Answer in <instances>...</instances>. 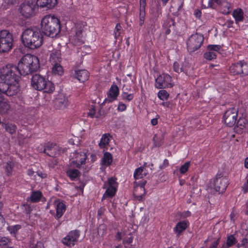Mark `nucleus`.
<instances>
[{"label":"nucleus","instance_id":"48","mask_svg":"<svg viewBox=\"0 0 248 248\" xmlns=\"http://www.w3.org/2000/svg\"><path fill=\"white\" fill-rule=\"evenodd\" d=\"M122 97L123 100H127L130 101L133 99L134 95L133 94H127L126 93H123Z\"/></svg>","mask_w":248,"mask_h":248},{"label":"nucleus","instance_id":"24","mask_svg":"<svg viewBox=\"0 0 248 248\" xmlns=\"http://www.w3.org/2000/svg\"><path fill=\"white\" fill-rule=\"evenodd\" d=\"M75 28V37L78 42L80 41L83 36V32L84 31L85 24L83 22L77 23Z\"/></svg>","mask_w":248,"mask_h":248},{"label":"nucleus","instance_id":"25","mask_svg":"<svg viewBox=\"0 0 248 248\" xmlns=\"http://www.w3.org/2000/svg\"><path fill=\"white\" fill-rule=\"evenodd\" d=\"M61 60V51L60 50H53L50 55V62L52 64L60 63Z\"/></svg>","mask_w":248,"mask_h":248},{"label":"nucleus","instance_id":"4","mask_svg":"<svg viewBox=\"0 0 248 248\" xmlns=\"http://www.w3.org/2000/svg\"><path fill=\"white\" fill-rule=\"evenodd\" d=\"M41 30L46 36L55 37L61 31V24L59 19L54 16H45L41 21Z\"/></svg>","mask_w":248,"mask_h":248},{"label":"nucleus","instance_id":"50","mask_svg":"<svg viewBox=\"0 0 248 248\" xmlns=\"http://www.w3.org/2000/svg\"><path fill=\"white\" fill-rule=\"evenodd\" d=\"M173 67L174 70L176 72L179 73L180 72H182V68H180V65L177 62H175L173 63Z\"/></svg>","mask_w":248,"mask_h":248},{"label":"nucleus","instance_id":"63","mask_svg":"<svg viewBox=\"0 0 248 248\" xmlns=\"http://www.w3.org/2000/svg\"><path fill=\"white\" fill-rule=\"evenodd\" d=\"M28 175L29 176H32L34 173V171L32 170V169H29L27 172Z\"/></svg>","mask_w":248,"mask_h":248},{"label":"nucleus","instance_id":"51","mask_svg":"<svg viewBox=\"0 0 248 248\" xmlns=\"http://www.w3.org/2000/svg\"><path fill=\"white\" fill-rule=\"evenodd\" d=\"M126 108V106L125 104L123 103H119L118 107V110L119 111H123L125 110Z\"/></svg>","mask_w":248,"mask_h":248},{"label":"nucleus","instance_id":"28","mask_svg":"<svg viewBox=\"0 0 248 248\" xmlns=\"http://www.w3.org/2000/svg\"><path fill=\"white\" fill-rule=\"evenodd\" d=\"M148 172L143 167H140L137 169L134 173V177L135 179L143 178L147 174Z\"/></svg>","mask_w":248,"mask_h":248},{"label":"nucleus","instance_id":"36","mask_svg":"<svg viewBox=\"0 0 248 248\" xmlns=\"http://www.w3.org/2000/svg\"><path fill=\"white\" fill-rule=\"evenodd\" d=\"M79 173V171L77 169H70L66 171L67 176L72 180L78 177Z\"/></svg>","mask_w":248,"mask_h":248},{"label":"nucleus","instance_id":"45","mask_svg":"<svg viewBox=\"0 0 248 248\" xmlns=\"http://www.w3.org/2000/svg\"><path fill=\"white\" fill-rule=\"evenodd\" d=\"M10 239L8 237L0 236V246H3L8 244Z\"/></svg>","mask_w":248,"mask_h":248},{"label":"nucleus","instance_id":"31","mask_svg":"<svg viewBox=\"0 0 248 248\" xmlns=\"http://www.w3.org/2000/svg\"><path fill=\"white\" fill-rule=\"evenodd\" d=\"M112 162V156L111 154L108 152H105L102 159V164L106 166H108L111 164Z\"/></svg>","mask_w":248,"mask_h":248},{"label":"nucleus","instance_id":"15","mask_svg":"<svg viewBox=\"0 0 248 248\" xmlns=\"http://www.w3.org/2000/svg\"><path fill=\"white\" fill-rule=\"evenodd\" d=\"M108 187L103 195L102 200L106 197H112L114 196L116 192L118 183L116 179L111 177L108 180Z\"/></svg>","mask_w":248,"mask_h":248},{"label":"nucleus","instance_id":"6","mask_svg":"<svg viewBox=\"0 0 248 248\" xmlns=\"http://www.w3.org/2000/svg\"><path fill=\"white\" fill-rule=\"evenodd\" d=\"M12 35L7 30L0 31V52H7L13 46Z\"/></svg>","mask_w":248,"mask_h":248},{"label":"nucleus","instance_id":"41","mask_svg":"<svg viewBox=\"0 0 248 248\" xmlns=\"http://www.w3.org/2000/svg\"><path fill=\"white\" fill-rule=\"evenodd\" d=\"M81 157L78 160V159L75 161V164L78 168H79L80 166L85 163L86 159V155L85 154L83 153L82 154L79 155Z\"/></svg>","mask_w":248,"mask_h":248},{"label":"nucleus","instance_id":"9","mask_svg":"<svg viewBox=\"0 0 248 248\" xmlns=\"http://www.w3.org/2000/svg\"><path fill=\"white\" fill-rule=\"evenodd\" d=\"M238 109L232 108L227 110L224 114L223 121L226 125L232 127L236 123L238 116Z\"/></svg>","mask_w":248,"mask_h":248},{"label":"nucleus","instance_id":"27","mask_svg":"<svg viewBox=\"0 0 248 248\" xmlns=\"http://www.w3.org/2000/svg\"><path fill=\"white\" fill-rule=\"evenodd\" d=\"M232 16L235 19L236 23H238L239 22H241L244 19V12L243 10L240 8H238L234 10L232 13Z\"/></svg>","mask_w":248,"mask_h":248},{"label":"nucleus","instance_id":"58","mask_svg":"<svg viewBox=\"0 0 248 248\" xmlns=\"http://www.w3.org/2000/svg\"><path fill=\"white\" fill-rule=\"evenodd\" d=\"M103 230L104 231H106V227L104 225H100L98 228V233L100 234L101 233V231Z\"/></svg>","mask_w":248,"mask_h":248},{"label":"nucleus","instance_id":"52","mask_svg":"<svg viewBox=\"0 0 248 248\" xmlns=\"http://www.w3.org/2000/svg\"><path fill=\"white\" fill-rule=\"evenodd\" d=\"M23 207H24L25 213L27 214H30L31 211V206L29 205L26 204H24Z\"/></svg>","mask_w":248,"mask_h":248},{"label":"nucleus","instance_id":"49","mask_svg":"<svg viewBox=\"0 0 248 248\" xmlns=\"http://www.w3.org/2000/svg\"><path fill=\"white\" fill-rule=\"evenodd\" d=\"M122 27L120 23H117L116 25L115 29L114 30V35L115 37L117 38L120 35V30H121Z\"/></svg>","mask_w":248,"mask_h":248},{"label":"nucleus","instance_id":"8","mask_svg":"<svg viewBox=\"0 0 248 248\" xmlns=\"http://www.w3.org/2000/svg\"><path fill=\"white\" fill-rule=\"evenodd\" d=\"M204 37L201 34L191 35L187 41V48L189 52H192L198 49L202 46Z\"/></svg>","mask_w":248,"mask_h":248},{"label":"nucleus","instance_id":"40","mask_svg":"<svg viewBox=\"0 0 248 248\" xmlns=\"http://www.w3.org/2000/svg\"><path fill=\"white\" fill-rule=\"evenodd\" d=\"M14 167V163L12 161L7 162L4 165V167L5 171L8 175L11 174L13 171Z\"/></svg>","mask_w":248,"mask_h":248},{"label":"nucleus","instance_id":"39","mask_svg":"<svg viewBox=\"0 0 248 248\" xmlns=\"http://www.w3.org/2000/svg\"><path fill=\"white\" fill-rule=\"evenodd\" d=\"M237 242V240L236 238L234 237V236L233 235H230L229 236H228L226 241V247L229 248L230 247H232Z\"/></svg>","mask_w":248,"mask_h":248},{"label":"nucleus","instance_id":"59","mask_svg":"<svg viewBox=\"0 0 248 248\" xmlns=\"http://www.w3.org/2000/svg\"><path fill=\"white\" fill-rule=\"evenodd\" d=\"M105 211V209L104 207H101L98 210V216L101 217L102 216Z\"/></svg>","mask_w":248,"mask_h":248},{"label":"nucleus","instance_id":"13","mask_svg":"<svg viewBox=\"0 0 248 248\" xmlns=\"http://www.w3.org/2000/svg\"><path fill=\"white\" fill-rule=\"evenodd\" d=\"M61 148L56 144L53 142H47L44 145L42 152L46 155L55 158L60 155Z\"/></svg>","mask_w":248,"mask_h":248},{"label":"nucleus","instance_id":"11","mask_svg":"<svg viewBox=\"0 0 248 248\" xmlns=\"http://www.w3.org/2000/svg\"><path fill=\"white\" fill-rule=\"evenodd\" d=\"M171 77L166 74L159 76L155 79V86L158 89L171 88L173 86Z\"/></svg>","mask_w":248,"mask_h":248},{"label":"nucleus","instance_id":"46","mask_svg":"<svg viewBox=\"0 0 248 248\" xmlns=\"http://www.w3.org/2000/svg\"><path fill=\"white\" fill-rule=\"evenodd\" d=\"M5 129L6 131L11 134H13L15 132L16 130V127L14 125L12 124H6L5 126Z\"/></svg>","mask_w":248,"mask_h":248},{"label":"nucleus","instance_id":"17","mask_svg":"<svg viewBox=\"0 0 248 248\" xmlns=\"http://www.w3.org/2000/svg\"><path fill=\"white\" fill-rule=\"evenodd\" d=\"M248 126V121L244 118H240L234 127V131L239 134H242L246 132Z\"/></svg>","mask_w":248,"mask_h":248},{"label":"nucleus","instance_id":"21","mask_svg":"<svg viewBox=\"0 0 248 248\" xmlns=\"http://www.w3.org/2000/svg\"><path fill=\"white\" fill-rule=\"evenodd\" d=\"M73 76L79 81L84 82L88 80L89 77V73L85 69L76 70Z\"/></svg>","mask_w":248,"mask_h":248},{"label":"nucleus","instance_id":"5","mask_svg":"<svg viewBox=\"0 0 248 248\" xmlns=\"http://www.w3.org/2000/svg\"><path fill=\"white\" fill-rule=\"evenodd\" d=\"M31 84L32 87L38 91L44 90L45 92L51 93L55 90V86L51 81L46 80L40 74H35L31 78Z\"/></svg>","mask_w":248,"mask_h":248},{"label":"nucleus","instance_id":"54","mask_svg":"<svg viewBox=\"0 0 248 248\" xmlns=\"http://www.w3.org/2000/svg\"><path fill=\"white\" fill-rule=\"evenodd\" d=\"M145 7H142V9H140V19H145Z\"/></svg>","mask_w":248,"mask_h":248},{"label":"nucleus","instance_id":"60","mask_svg":"<svg viewBox=\"0 0 248 248\" xmlns=\"http://www.w3.org/2000/svg\"><path fill=\"white\" fill-rule=\"evenodd\" d=\"M116 238L118 241L123 239V232H118L116 234Z\"/></svg>","mask_w":248,"mask_h":248},{"label":"nucleus","instance_id":"23","mask_svg":"<svg viewBox=\"0 0 248 248\" xmlns=\"http://www.w3.org/2000/svg\"><path fill=\"white\" fill-rule=\"evenodd\" d=\"M56 208V217L59 218L63 215L66 210L65 205L59 200H56L54 202Z\"/></svg>","mask_w":248,"mask_h":248},{"label":"nucleus","instance_id":"33","mask_svg":"<svg viewBox=\"0 0 248 248\" xmlns=\"http://www.w3.org/2000/svg\"><path fill=\"white\" fill-rule=\"evenodd\" d=\"M175 22L174 20L171 18H167L164 22L163 27L164 28H170L171 30H174Z\"/></svg>","mask_w":248,"mask_h":248},{"label":"nucleus","instance_id":"44","mask_svg":"<svg viewBox=\"0 0 248 248\" xmlns=\"http://www.w3.org/2000/svg\"><path fill=\"white\" fill-rule=\"evenodd\" d=\"M190 163L189 161L186 162L180 168V172L181 174H185L188 170Z\"/></svg>","mask_w":248,"mask_h":248},{"label":"nucleus","instance_id":"16","mask_svg":"<svg viewBox=\"0 0 248 248\" xmlns=\"http://www.w3.org/2000/svg\"><path fill=\"white\" fill-rule=\"evenodd\" d=\"M221 47L220 45H210L207 46L208 51L204 54V58L208 60L216 59Z\"/></svg>","mask_w":248,"mask_h":248},{"label":"nucleus","instance_id":"35","mask_svg":"<svg viewBox=\"0 0 248 248\" xmlns=\"http://www.w3.org/2000/svg\"><path fill=\"white\" fill-rule=\"evenodd\" d=\"M42 196V194L40 191H33L31 195L30 199L33 202H36L40 201Z\"/></svg>","mask_w":248,"mask_h":248},{"label":"nucleus","instance_id":"62","mask_svg":"<svg viewBox=\"0 0 248 248\" xmlns=\"http://www.w3.org/2000/svg\"><path fill=\"white\" fill-rule=\"evenodd\" d=\"M37 173L39 176L41 177L42 178H46V174L45 173H43L41 172H37Z\"/></svg>","mask_w":248,"mask_h":248},{"label":"nucleus","instance_id":"12","mask_svg":"<svg viewBox=\"0 0 248 248\" xmlns=\"http://www.w3.org/2000/svg\"><path fill=\"white\" fill-rule=\"evenodd\" d=\"M228 185L227 178L220 174L217 175L214 181V188L216 191L219 193H222L225 191Z\"/></svg>","mask_w":248,"mask_h":248},{"label":"nucleus","instance_id":"32","mask_svg":"<svg viewBox=\"0 0 248 248\" xmlns=\"http://www.w3.org/2000/svg\"><path fill=\"white\" fill-rule=\"evenodd\" d=\"M109 141V139L108 135L107 134H105L102 136L100 140V141L99 143V146L101 149L105 148L108 145Z\"/></svg>","mask_w":248,"mask_h":248},{"label":"nucleus","instance_id":"57","mask_svg":"<svg viewBox=\"0 0 248 248\" xmlns=\"http://www.w3.org/2000/svg\"><path fill=\"white\" fill-rule=\"evenodd\" d=\"M233 24V21L231 20H228L224 25L226 26L227 28H230L232 27V25Z\"/></svg>","mask_w":248,"mask_h":248},{"label":"nucleus","instance_id":"2","mask_svg":"<svg viewBox=\"0 0 248 248\" xmlns=\"http://www.w3.org/2000/svg\"><path fill=\"white\" fill-rule=\"evenodd\" d=\"M21 39L24 46L31 49L41 46L43 41L42 35L36 28L26 29L22 32Z\"/></svg>","mask_w":248,"mask_h":248},{"label":"nucleus","instance_id":"47","mask_svg":"<svg viewBox=\"0 0 248 248\" xmlns=\"http://www.w3.org/2000/svg\"><path fill=\"white\" fill-rule=\"evenodd\" d=\"M20 225H15L14 226L9 227L8 229L11 233L15 234L16 233L17 231L20 229Z\"/></svg>","mask_w":248,"mask_h":248},{"label":"nucleus","instance_id":"26","mask_svg":"<svg viewBox=\"0 0 248 248\" xmlns=\"http://www.w3.org/2000/svg\"><path fill=\"white\" fill-rule=\"evenodd\" d=\"M230 71L233 75H241L242 73L241 67V61L238 62L233 63L230 67Z\"/></svg>","mask_w":248,"mask_h":248},{"label":"nucleus","instance_id":"19","mask_svg":"<svg viewBox=\"0 0 248 248\" xmlns=\"http://www.w3.org/2000/svg\"><path fill=\"white\" fill-rule=\"evenodd\" d=\"M55 106L57 109H63L68 105L67 98L63 94H59L55 101Z\"/></svg>","mask_w":248,"mask_h":248},{"label":"nucleus","instance_id":"7","mask_svg":"<svg viewBox=\"0 0 248 248\" xmlns=\"http://www.w3.org/2000/svg\"><path fill=\"white\" fill-rule=\"evenodd\" d=\"M209 7L219 11L224 15L230 14L232 8V4L226 0H209Z\"/></svg>","mask_w":248,"mask_h":248},{"label":"nucleus","instance_id":"3","mask_svg":"<svg viewBox=\"0 0 248 248\" xmlns=\"http://www.w3.org/2000/svg\"><path fill=\"white\" fill-rule=\"evenodd\" d=\"M39 67L38 58L34 55H24L18 62V67L20 75L25 76L36 71Z\"/></svg>","mask_w":248,"mask_h":248},{"label":"nucleus","instance_id":"22","mask_svg":"<svg viewBox=\"0 0 248 248\" xmlns=\"http://www.w3.org/2000/svg\"><path fill=\"white\" fill-rule=\"evenodd\" d=\"M57 4V0H37L36 5L41 8L52 9Z\"/></svg>","mask_w":248,"mask_h":248},{"label":"nucleus","instance_id":"10","mask_svg":"<svg viewBox=\"0 0 248 248\" xmlns=\"http://www.w3.org/2000/svg\"><path fill=\"white\" fill-rule=\"evenodd\" d=\"M35 4L32 0L25 1L20 6V12L21 15L28 18L34 15Z\"/></svg>","mask_w":248,"mask_h":248},{"label":"nucleus","instance_id":"42","mask_svg":"<svg viewBox=\"0 0 248 248\" xmlns=\"http://www.w3.org/2000/svg\"><path fill=\"white\" fill-rule=\"evenodd\" d=\"M157 96L161 100H167L169 96V93L164 90H160L158 93Z\"/></svg>","mask_w":248,"mask_h":248},{"label":"nucleus","instance_id":"20","mask_svg":"<svg viewBox=\"0 0 248 248\" xmlns=\"http://www.w3.org/2000/svg\"><path fill=\"white\" fill-rule=\"evenodd\" d=\"M145 193V188L142 187V186H138V183L135 182L133 191V195L135 198L139 201H141Z\"/></svg>","mask_w":248,"mask_h":248},{"label":"nucleus","instance_id":"64","mask_svg":"<svg viewBox=\"0 0 248 248\" xmlns=\"http://www.w3.org/2000/svg\"><path fill=\"white\" fill-rule=\"evenodd\" d=\"M151 124L153 125H155L157 124V119L154 118L152 119Z\"/></svg>","mask_w":248,"mask_h":248},{"label":"nucleus","instance_id":"30","mask_svg":"<svg viewBox=\"0 0 248 248\" xmlns=\"http://www.w3.org/2000/svg\"><path fill=\"white\" fill-rule=\"evenodd\" d=\"M133 232H123V243L124 245H128L131 244L133 240L134 236Z\"/></svg>","mask_w":248,"mask_h":248},{"label":"nucleus","instance_id":"55","mask_svg":"<svg viewBox=\"0 0 248 248\" xmlns=\"http://www.w3.org/2000/svg\"><path fill=\"white\" fill-rule=\"evenodd\" d=\"M5 219L1 215H0V230L2 229L5 225Z\"/></svg>","mask_w":248,"mask_h":248},{"label":"nucleus","instance_id":"18","mask_svg":"<svg viewBox=\"0 0 248 248\" xmlns=\"http://www.w3.org/2000/svg\"><path fill=\"white\" fill-rule=\"evenodd\" d=\"M119 93V90L118 86L116 85H112L108 93V97L105 99L103 103H110L116 100Z\"/></svg>","mask_w":248,"mask_h":248},{"label":"nucleus","instance_id":"1","mask_svg":"<svg viewBox=\"0 0 248 248\" xmlns=\"http://www.w3.org/2000/svg\"><path fill=\"white\" fill-rule=\"evenodd\" d=\"M16 66L7 64L0 71V93L12 96L19 91L20 73Z\"/></svg>","mask_w":248,"mask_h":248},{"label":"nucleus","instance_id":"34","mask_svg":"<svg viewBox=\"0 0 248 248\" xmlns=\"http://www.w3.org/2000/svg\"><path fill=\"white\" fill-rule=\"evenodd\" d=\"M52 72L55 75H62L63 74V68L60 63L53 64Z\"/></svg>","mask_w":248,"mask_h":248},{"label":"nucleus","instance_id":"14","mask_svg":"<svg viewBox=\"0 0 248 248\" xmlns=\"http://www.w3.org/2000/svg\"><path fill=\"white\" fill-rule=\"evenodd\" d=\"M79 236L78 231L75 230L71 231L68 234L62 239V243L69 247H72L75 245Z\"/></svg>","mask_w":248,"mask_h":248},{"label":"nucleus","instance_id":"38","mask_svg":"<svg viewBox=\"0 0 248 248\" xmlns=\"http://www.w3.org/2000/svg\"><path fill=\"white\" fill-rule=\"evenodd\" d=\"M237 247L238 248H240V247L248 248V232L245 235V237L242 239L240 243L237 244Z\"/></svg>","mask_w":248,"mask_h":248},{"label":"nucleus","instance_id":"56","mask_svg":"<svg viewBox=\"0 0 248 248\" xmlns=\"http://www.w3.org/2000/svg\"><path fill=\"white\" fill-rule=\"evenodd\" d=\"M219 239L214 241L213 242H212L209 248H216L219 244Z\"/></svg>","mask_w":248,"mask_h":248},{"label":"nucleus","instance_id":"43","mask_svg":"<svg viewBox=\"0 0 248 248\" xmlns=\"http://www.w3.org/2000/svg\"><path fill=\"white\" fill-rule=\"evenodd\" d=\"M241 67L242 70V75L246 76L248 75V63L244 61H241Z\"/></svg>","mask_w":248,"mask_h":248},{"label":"nucleus","instance_id":"29","mask_svg":"<svg viewBox=\"0 0 248 248\" xmlns=\"http://www.w3.org/2000/svg\"><path fill=\"white\" fill-rule=\"evenodd\" d=\"M187 225L186 222L183 221L178 223L174 228V232L177 233V236L179 237L181 232L184 231L187 228Z\"/></svg>","mask_w":248,"mask_h":248},{"label":"nucleus","instance_id":"61","mask_svg":"<svg viewBox=\"0 0 248 248\" xmlns=\"http://www.w3.org/2000/svg\"><path fill=\"white\" fill-rule=\"evenodd\" d=\"M169 165V161L167 159H165L163 162L162 166L160 167V169H163Z\"/></svg>","mask_w":248,"mask_h":248},{"label":"nucleus","instance_id":"53","mask_svg":"<svg viewBox=\"0 0 248 248\" xmlns=\"http://www.w3.org/2000/svg\"><path fill=\"white\" fill-rule=\"evenodd\" d=\"M95 113V110L94 107H92L91 109L89 110V112H88L87 115L90 116L91 118H93Z\"/></svg>","mask_w":248,"mask_h":248},{"label":"nucleus","instance_id":"37","mask_svg":"<svg viewBox=\"0 0 248 248\" xmlns=\"http://www.w3.org/2000/svg\"><path fill=\"white\" fill-rule=\"evenodd\" d=\"M154 143L156 146H160L163 143V137L161 135H155L153 138Z\"/></svg>","mask_w":248,"mask_h":248}]
</instances>
